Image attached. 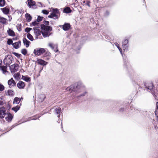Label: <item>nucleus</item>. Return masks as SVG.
Segmentation results:
<instances>
[{
  "instance_id": "obj_1",
  "label": "nucleus",
  "mask_w": 158,
  "mask_h": 158,
  "mask_svg": "<svg viewBox=\"0 0 158 158\" xmlns=\"http://www.w3.org/2000/svg\"><path fill=\"white\" fill-rule=\"evenodd\" d=\"M41 28L43 31L42 34L44 37H46L49 36L51 34L50 32L52 30V27H51L41 24Z\"/></svg>"
},
{
  "instance_id": "obj_2",
  "label": "nucleus",
  "mask_w": 158,
  "mask_h": 158,
  "mask_svg": "<svg viewBox=\"0 0 158 158\" xmlns=\"http://www.w3.org/2000/svg\"><path fill=\"white\" fill-rule=\"evenodd\" d=\"M60 15V13L59 10L56 8H53L52 10V13L48 16V17L49 18L56 19L59 18Z\"/></svg>"
},
{
  "instance_id": "obj_3",
  "label": "nucleus",
  "mask_w": 158,
  "mask_h": 158,
  "mask_svg": "<svg viewBox=\"0 0 158 158\" xmlns=\"http://www.w3.org/2000/svg\"><path fill=\"white\" fill-rule=\"evenodd\" d=\"M145 88L148 91H150L151 93L154 95V97L156 96L153 91V88L154 87L153 83L151 82H148L144 83Z\"/></svg>"
},
{
  "instance_id": "obj_4",
  "label": "nucleus",
  "mask_w": 158,
  "mask_h": 158,
  "mask_svg": "<svg viewBox=\"0 0 158 158\" xmlns=\"http://www.w3.org/2000/svg\"><path fill=\"white\" fill-rule=\"evenodd\" d=\"M79 88V86L77 84H75L74 85H72L68 87L65 89L70 92H72L75 91H77Z\"/></svg>"
},
{
  "instance_id": "obj_5",
  "label": "nucleus",
  "mask_w": 158,
  "mask_h": 158,
  "mask_svg": "<svg viewBox=\"0 0 158 158\" xmlns=\"http://www.w3.org/2000/svg\"><path fill=\"white\" fill-rule=\"evenodd\" d=\"M45 52V50L43 48H38L35 49L33 53L36 56H38L43 54Z\"/></svg>"
},
{
  "instance_id": "obj_6",
  "label": "nucleus",
  "mask_w": 158,
  "mask_h": 158,
  "mask_svg": "<svg viewBox=\"0 0 158 158\" xmlns=\"http://www.w3.org/2000/svg\"><path fill=\"white\" fill-rule=\"evenodd\" d=\"M28 3V6L29 8H31L33 9H35L37 8V6L35 5V2L33 0H27L26 3Z\"/></svg>"
},
{
  "instance_id": "obj_7",
  "label": "nucleus",
  "mask_w": 158,
  "mask_h": 158,
  "mask_svg": "<svg viewBox=\"0 0 158 158\" xmlns=\"http://www.w3.org/2000/svg\"><path fill=\"white\" fill-rule=\"evenodd\" d=\"M19 68V65L15 64L11 65L10 67V69L11 73H14L18 71Z\"/></svg>"
},
{
  "instance_id": "obj_8",
  "label": "nucleus",
  "mask_w": 158,
  "mask_h": 158,
  "mask_svg": "<svg viewBox=\"0 0 158 158\" xmlns=\"http://www.w3.org/2000/svg\"><path fill=\"white\" fill-rule=\"evenodd\" d=\"M39 27H36L33 28V30H34V33L35 35L36 36L35 38L37 39L38 36L40 35L42 33V31H41L39 28Z\"/></svg>"
},
{
  "instance_id": "obj_9",
  "label": "nucleus",
  "mask_w": 158,
  "mask_h": 158,
  "mask_svg": "<svg viewBox=\"0 0 158 158\" xmlns=\"http://www.w3.org/2000/svg\"><path fill=\"white\" fill-rule=\"evenodd\" d=\"M3 62L6 66H9L12 63V58L11 57H9L7 56L5 57L3 60Z\"/></svg>"
},
{
  "instance_id": "obj_10",
  "label": "nucleus",
  "mask_w": 158,
  "mask_h": 158,
  "mask_svg": "<svg viewBox=\"0 0 158 158\" xmlns=\"http://www.w3.org/2000/svg\"><path fill=\"white\" fill-rule=\"evenodd\" d=\"M5 108L2 107L0 108V118L2 119L4 118L6 114Z\"/></svg>"
},
{
  "instance_id": "obj_11",
  "label": "nucleus",
  "mask_w": 158,
  "mask_h": 158,
  "mask_svg": "<svg viewBox=\"0 0 158 158\" xmlns=\"http://www.w3.org/2000/svg\"><path fill=\"white\" fill-rule=\"evenodd\" d=\"M59 27H62L63 29L65 31H68L71 27V25L69 23H65L63 25H60Z\"/></svg>"
},
{
  "instance_id": "obj_12",
  "label": "nucleus",
  "mask_w": 158,
  "mask_h": 158,
  "mask_svg": "<svg viewBox=\"0 0 158 158\" xmlns=\"http://www.w3.org/2000/svg\"><path fill=\"white\" fill-rule=\"evenodd\" d=\"M8 84L10 88L13 86H15L16 85V83L13 78H11L8 81Z\"/></svg>"
},
{
  "instance_id": "obj_13",
  "label": "nucleus",
  "mask_w": 158,
  "mask_h": 158,
  "mask_svg": "<svg viewBox=\"0 0 158 158\" xmlns=\"http://www.w3.org/2000/svg\"><path fill=\"white\" fill-rule=\"evenodd\" d=\"M54 112L56 114L58 115V118H59L60 117V114L61 113V109L60 107L56 108L54 110Z\"/></svg>"
},
{
  "instance_id": "obj_14",
  "label": "nucleus",
  "mask_w": 158,
  "mask_h": 158,
  "mask_svg": "<svg viewBox=\"0 0 158 158\" xmlns=\"http://www.w3.org/2000/svg\"><path fill=\"white\" fill-rule=\"evenodd\" d=\"M21 44V41L20 40L18 42H15L12 44V45L13 47L16 49L19 48Z\"/></svg>"
},
{
  "instance_id": "obj_15",
  "label": "nucleus",
  "mask_w": 158,
  "mask_h": 158,
  "mask_svg": "<svg viewBox=\"0 0 158 158\" xmlns=\"http://www.w3.org/2000/svg\"><path fill=\"white\" fill-rule=\"evenodd\" d=\"M17 86L19 89H23L25 86L24 83L22 81H19L17 83Z\"/></svg>"
},
{
  "instance_id": "obj_16",
  "label": "nucleus",
  "mask_w": 158,
  "mask_h": 158,
  "mask_svg": "<svg viewBox=\"0 0 158 158\" xmlns=\"http://www.w3.org/2000/svg\"><path fill=\"white\" fill-rule=\"evenodd\" d=\"M23 41L24 44L27 48H28L31 44V42L25 38L23 39Z\"/></svg>"
},
{
  "instance_id": "obj_17",
  "label": "nucleus",
  "mask_w": 158,
  "mask_h": 158,
  "mask_svg": "<svg viewBox=\"0 0 158 158\" xmlns=\"http://www.w3.org/2000/svg\"><path fill=\"white\" fill-rule=\"evenodd\" d=\"M5 94L6 95L9 96H13L14 94V92L13 91L11 90H8L7 91L6 90L5 91Z\"/></svg>"
},
{
  "instance_id": "obj_18",
  "label": "nucleus",
  "mask_w": 158,
  "mask_h": 158,
  "mask_svg": "<svg viewBox=\"0 0 158 158\" xmlns=\"http://www.w3.org/2000/svg\"><path fill=\"white\" fill-rule=\"evenodd\" d=\"M1 9L2 10L3 13L5 15H7L9 13V9L6 7L1 8Z\"/></svg>"
},
{
  "instance_id": "obj_19",
  "label": "nucleus",
  "mask_w": 158,
  "mask_h": 158,
  "mask_svg": "<svg viewBox=\"0 0 158 158\" xmlns=\"http://www.w3.org/2000/svg\"><path fill=\"white\" fill-rule=\"evenodd\" d=\"M7 116L6 117L5 119L6 121L9 122L11 121L12 119L13 116L10 113L7 114Z\"/></svg>"
},
{
  "instance_id": "obj_20",
  "label": "nucleus",
  "mask_w": 158,
  "mask_h": 158,
  "mask_svg": "<svg viewBox=\"0 0 158 158\" xmlns=\"http://www.w3.org/2000/svg\"><path fill=\"white\" fill-rule=\"evenodd\" d=\"M7 32L9 35L10 36H14L15 35V33L13 31L9 29L7 31Z\"/></svg>"
},
{
  "instance_id": "obj_21",
  "label": "nucleus",
  "mask_w": 158,
  "mask_h": 158,
  "mask_svg": "<svg viewBox=\"0 0 158 158\" xmlns=\"http://www.w3.org/2000/svg\"><path fill=\"white\" fill-rule=\"evenodd\" d=\"M38 63L39 64L42 65H46L47 64V62L41 59L38 60Z\"/></svg>"
},
{
  "instance_id": "obj_22",
  "label": "nucleus",
  "mask_w": 158,
  "mask_h": 158,
  "mask_svg": "<svg viewBox=\"0 0 158 158\" xmlns=\"http://www.w3.org/2000/svg\"><path fill=\"white\" fill-rule=\"evenodd\" d=\"M25 17L28 22H30L32 19V17L29 14L26 13L25 14Z\"/></svg>"
},
{
  "instance_id": "obj_23",
  "label": "nucleus",
  "mask_w": 158,
  "mask_h": 158,
  "mask_svg": "<svg viewBox=\"0 0 158 158\" xmlns=\"http://www.w3.org/2000/svg\"><path fill=\"white\" fill-rule=\"evenodd\" d=\"M22 78L26 82L30 81L31 80L30 78L27 76H22Z\"/></svg>"
},
{
  "instance_id": "obj_24",
  "label": "nucleus",
  "mask_w": 158,
  "mask_h": 158,
  "mask_svg": "<svg viewBox=\"0 0 158 158\" xmlns=\"http://www.w3.org/2000/svg\"><path fill=\"white\" fill-rule=\"evenodd\" d=\"M0 68L1 70L2 71L3 73L5 74L7 71H6L7 67L6 66H0Z\"/></svg>"
},
{
  "instance_id": "obj_25",
  "label": "nucleus",
  "mask_w": 158,
  "mask_h": 158,
  "mask_svg": "<svg viewBox=\"0 0 158 158\" xmlns=\"http://www.w3.org/2000/svg\"><path fill=\"white\" fill-rule=\"evenodd\" d=\"M71 11L70 8L69 7H66L64 8L63 10V12L66 13H70Z\"/></svg>"
},
{
  "instance_id": "obj_26",
  "label": "nucleus",
  "mask_w": 158,
  "mask_h": 158,
  "mask_svg": "<svg viewBox=\"0 0 158 158\" xmlns=\"http://www.w3.org/2000/svg\"><path fill=\"white\" fill-rule=\"evenodd\" d=\"M27 38L31 41H33L34 40V38L33 36L30 33L27 34Z\"/></svg>"
},
{
  "instance_id": "obj_27",
  "label": "nucleus",
  "mask_w": 158,
  "mask_h": 158,
  "mask_svg": "<svg viewBox=\"0 0 158 158\" xmlns=\"http://www.w3.org/2000/svg\"><path fill=\"white\" fill-rule=\"evenodd\" d=\"M20 101V99L18 97H15L14 99L13 103L19 104Z\"/></svg>"
},
{
  "instance_id": "obj_28",
  "label": "nucleus",
  "mask_w": 158,
  "mask_h": 158,
  "mask_svg": "<svg viewBox=\"0 0 158 158\" xmlns=\"http://www.w3.org/2000/svg\"><path fill=\"white\" fill-rule=\"evenodd\" d=\"M7 20L6 19L4 18L1 17L0 18V22L2 23V24H5L7 21Z\"/></svg>"
},
{
  "instance_id": "obj_29",
  "label": "nucleus",
  "mask_w": 158,
  "mask_h": 158,
  "mask_svg": "<svg viewBox=\"0 0 158 158\" xmlns=\"http://www.w3.org/2000/svg\"><path fill=\"white\" fill-rule=\"evenodd\" d=\"M124 51H127L128 50L129 45H122Z\"/></svg>"
},
{
  "instance_id": "obj_30",
  "label": "nucleus",
  "mask_w": 158,
  "mask_h": 158,
  "mask_svg": "<svg viewBox=\"0 0 158 158\" xmlns=\"http://www.w3.org/2000/svg\"><path fill=\"white\" fill-rule=\"evenodd\" d=\"M20 107L19 106H17L15 107L12 108V110L14 111L15 112H16L18 110H19Z\"/></svg>"
},
{
  "instance_id": "obj_31",
  "label": "nucleus",
  "mask_w": 158,
  "mask_h": 158,
  "mask_svg": "<svg viewBox=\"0 0 158 158\" xmlns=\"http://www.w3.org/2000/svg\"><path fill=\"white\" fill-rule=\"evenodd\" d=\"M6 2L5 0H0V6L3 7L5 5Z\"/></svg>"
},
{
  "instance_id": "obj_32",
  "label": "nucleus",
  "mask_w": 158,
  "mask_h": 158,
  "mask_svg": "<svg viewBox=\"0 0 158 158\" xmlns=\"http://www.w3.org/2000/svg\"><path fill=\"white\" fill-rule=\"evenodd\" d=\"M17 30L19 31H20L22 30L21 25L20 24H18L16 26Z\"/></svg>"
},
{
  "instance_id": "obj_33",
  "label": "nucleus",
  "mask_w": 158,
  "mask_h": 158,
  "mask_svg": "<svg viewBox=\"0 0 158 158\" xmlns=\"http://www.w3.org/2000/svg\"><path fill=\"white\" fill-rule=\"evenodd\" d=\"M21 53L23 55H25L27 53V50L25 49H23L21 51Z\"/></svg>"
},
{
  "instance_id": "obj_34",
  "label": "nucleus",
  "mask_w": 158,
  "mask_h": 158,
  "mask_svg": "<svg viewBox=\"0 0 158 158\" xmlns=\"http://www.w3.org/2000/svg\"><path fill=\"white\" fill-rule=\"evenodd\" d=\"M20 74L19 73H15L14 74V77L16 79H18L19 78V76Z\"/></svg>"
},
{
  "instance_id": "obj_35",
  "label": "nucleus",
  "mask_w": 158,
  "mask_h": 158,
  "mask_svg": "<svg viewBox=\"0 0 158 158\" xmlns=\"http://www.w3.org/2000/svg\"><path fill=\"white\" fill-rule=\"evenodd\" d=\"M128 40L127 39H125L122 42V45H129L128 44Z\"/></svg>"
},
{
  "instance_id": "obj_36",
  "label": "nucleus",
  "mask_w": 158,
  "mask_h": 158,
  "mask_svg": "<svg viewBox=\"0 0 158 158\" xmlns=\"http://www.w3.org/2000/svg\"><path fill=\"white\" fill-rule=\"evenodd\" d=\"M7 43L8 45H10L11 44L12 45V44L13 43V41L12 40V39H8L7 41Z\"/></svg>"
},
{
  "instance_id": "obj_37",
  "label": "nucleus",
  "mask_w": 158,
  "mask_h": 158,
  "mask_svg": "<svg viewBox=\"0 0 158 158\" xmlns=\"http://www.w3.org/2000/svg\"><path fill=\"white\" fill-rule=\"evenodd\" d=\"M43 17H41L40 16H38L37 19V21L38 22H40L42 21L43 19Z\"/></svg>"
},
{
  "instance_id": "obj_38",
  "label": "nucleus",
  "mask_w": 158,
  "mask_h": 158,
  "mask_svg": "<svg viewBox=\"0 0 158 158\" xmlns=\"http://www.w3.org/2000/svg\"><path fill=\"white\" fill-rule=\"evenodd\" d=\"M42 12L43 14H45V15H48V13H49V11L48 10H43L42 11Z\"/></svg>"
},
{
  "instance_id": "obj_39",
  "label": "nucleus",
  "mask_w": 158,
  "mask_h": 158,
  "mask_svg": "<svg viewBox=\"0 0 158 158\" xmlns=\"http://www.w3.org/2000/svg\"><path fill=\"white\" fill-rule=\"evenodd\" d=\"M13 53L15 56H16L18 58L20 57L21 56V55L20 54H19L16 52H13Z\"/></svg>"
},
{
  "instance_id": "obj_40",
  "label": "nucleus",
  "mask_w": 158,
  "mask_h": 158,
  "mask_svg": "<svg viewBox=\"0 0 158 158\" xmlns=\"http://www.w3.org/2000/svg\"><path fill=\"white\" fill-rule=\"evenodd\" d=\"M48 46L51 48L52 49L54 48V46H53V44L52 43H49L48 44Z\"/></svg>"
},
{
  "instance_id": "obj_41",
  "label": "nucleus",
  "mask_w": 158,
  "mask_h": 158,
  "mask_svg": "<svg viewBox=\"0 0 158 158\" xmlns=\"http://www.w3.org/2000/svg\"><path fill=\"white\" fill-rule=\"evenodd\" d=\"M32 29V28L30 27H27L25 28V31L26 32H27V33L29 32L30 31H31Z\"/></svg>"
},
{
  "instance_id": "obj_42",
  "label": "nucleus",
  "mask_w": 158,
  "mask_h": 158,
  "mask_svg": "<svg viewBox=\"0 0 158 158\" xmlns=\"http://www.w3.org/2000/svg\"><path fill=\"white\" fill-rule=\"evenodd\" d=\"M37 22H38L37 21V20L35 21L34 22H32L31 23V24L33 26H35V25H38V23H37Z\"/></svg>"
},
{
  "instance_id": "obj_43",
  "label": "nucleus",
  "mask_w": 158,
  "mask_h": 158,
  "mask_svg": "<svg viewBox=\"0 0 158 158\" xmlns=\"http://www.w3.org/2000/svg\"><path fill=\"white\" fill-rule=\"evenodd\" d=\"M4 89V86L2 84H0V91H2Z\"/></svg>"
},
{
  "instance_id": "obj_44",
  "label": "nucleus",
  "mask_w": 158,
  "mask_h": 158,
  "mask_svg": "<svg viewBox=\"0 0 158 158\" xmlns=\"http://www.w3.org/2000/svg\"><path fill=\"white\" fill-rule=\"evenodd\" d=\"M90 2L89 1H86V3L85 4L88 6L89 7H90Z\"/></svg>"
},
{
  "instance_id": "obj_45",
  "label": "nucleus",
  "mask_w": 158,
  "mask_h": 158,
  "mask_svg": "<svg viewBox=\"0 0 158 158\" xmlns=\"http://www.w3.org/2000/svg\"><path fill=\"white\" fill-rule=\"evenodd\" d=\"M3 104V99L2 98H0V105H2Z\"/></svg>"
},
{
  "instance_id": "obj_46",
  "label": "nucleus",
  "mask_w": 158,
  "mask_h": 158,
  "mask_svg": "<svg viewBox=\"0 0 158 158\" xmlns=\"http://www.w3.org/2000/svg\"><path fill=\"white\" fill-rule=\"evenodd\" d=\"M109 14V12L108 11H106L104 14V15L105 16H107Z\"/></svg>"
},
{
  "instance_id": "obj_47",
  "label": "nucleus",
  "mask_w": 158,
  "mask_h": 158,
  "mask_svg": "<svg viewBox=\"0 0 158 158\" xmlns=\"http://www.w3.org/2000/svg\"><path fill=\"white\" fill-rule=\"evenodd\" d=\"M49 23V22L48 21H45L44 22V24H45V25H46L47 26L48 25Z\"/></svg>"
},
{
  "instance_id": "obj_48",
  "label": "nucleus",
  "mask_w": 158,
  "mask_h": 158,
  "mask_svg": "<svg viewBox=\"0 0 158 158\" xmlns=\"http://www.w3.org/2000/svg\"><path fill=\"white\" fill-rule=\"evenodd\" d=\"M155 114L156 115H158V109H156Z\"/></svg>"
},
{
  "instance_id": "obj_49",
  "label": "nucleus",
  "mask_w": 158,
  "mask_h": 158,
  "mask_svg": "<svg viewBox=\"0 0 158 158\" xmlns=\"http://www.w3.org/2000/svg\"><path fill=\"white\" fill-rule=\"evenodd\" d=\"M114 44L115 45V46H116L118 48L119 47V44L117 43H114Z\"/></svg>"
},
{
  "instance_id": "obj_50",
  "label": "nucleus",
  "mask_w": 158,
  "mask_h": 158,
  "mask_svg": "<svg viewBox=\"0 0 158 158\" xmlns=\"http://www.w3.org/2000/svg\"><path fill=\"white\" fill-rule=\"evenodd\" d=\"M118 49L119 50V51L120 53H121V54H122V55H123V54H122V49H121V48L119 47L118 48Z\"/></svg>"
},
{
  "instance_id": "obj_51",
  "label": "nucleus",
  "mask_w": 158,
  "mask_h": 158,
  "mask_svg": "<svg viewBox=\"0 0 158 158\" xmlns=\"http://www.w3.org/2000/svg\"><path fill=\"white\" fill-rule=\"evenodd\" d=\"M86 92H85L82 94H81L79 96H83L85 95V94H86Z\"/></svg>"
},
{
  "instance_id": "obj_52",
  "label": "nucleus",
  "mask_w": 158,
  "mask_h": 158,
  "mask_svg": "<svg viewBox=\"0 0 158 158\" xmlns=\"http://www.w3.org/2000/svg\"><path fill=\"white\" fill-rule=\"evenodd\" d=\"M38 6L40 7L42 6V4L41 2H38Z\"/></svg>"
},
{
  "instance_id": "obj_53",
  "label": "nucleus",
  "mask_w": 158,
  "mask_h": 158,
  "mask_svg": "<svg viewBox=\"0 0 158 158\" xmlns=\"http://www.w3.org/2000/svg\"><path fill=\"white\" fill-rule=\"evenodd\" d=\"M119 110L120 111H123L124 110V108H120Z\"/></svg>"
},
{
  "instance_id": "obj_54",
  "label": "nucleus",
  "mask_w": 158,
  "mask_h": 158,
  "mask_svg": "<svg viewBox=\"0 0 158 158\" xmlns=\"http://www.w3.org/2000/svg\"><path fill=\"white\" fill-rule=\"evenodd\" d=\"M156 109H158V102H157L156 103Z\"/></svg>"
},
{
  "instance_id": "obj_55",
  "label": "nucleus",
  "mask_w": 158,
  "mask_h": 158,
  "mask_svg": "<svg viewBox=\"0 0 158 158\" xmlns=\"http://www.w3.org/2000/svg\"><path fill=\"white\" fill-rule=\"evenodd\" d=\"M156 116L157 120L158 121V115H156Z\"/></svg>"
},
{
  "instance_id": "obj_56",
  "label": "nucleus",
  "mask_w": 158,
  "mask_h": 158,
  "mask_svg": "<svg viewBox=\"0 0 158 158\" xmlns=\"http://www.w3.org/2000/svg\"><path fill=\"white\" fill-rule=\"evenodd\" d=\"M2 63V61L1 60H0V65Z\"/></svg>"
},
{
  "instance_id": "obj_57",
  "label": "nucleus",
  "mask_w": 158,
  "mask_h": 158,
  "mask_svg": "<svg viewBox=\"0 0 158 158\" xmlns=\"http://www.w3.org/2000/svg\"><path fill=\"white\" fill-rule=\"evenodd\" d=\"M58 50H56V52H58Z\"/></svg>"
},
{
  "instance_id": "obj_58",
  "label": "nucleus",
  "mask_w": 158,
  "mask_h": 158,
  "mask_svg": "<svg viewBox=\"0 0 158 158\" xmlns=\"http://www.w3.org/2000/svg\"><path fill=\"white\" fill-rule=\"evenodd\" d=\"M156 88L158 89V85H157V86H156Z\"/></svg>"
},
{
  "instance_id": "obj_59",
  "label": "nucleus",
  "mask_w": 158,
  "mask_h": 158,
  "mask_svg": "<svg viewBox=\"0 0 158 158\" xmlns=\"http://www.w3.org/2000/svg\"><path fill=\"white\" fill-rule=\"evenodd\" d=\"M32 120H35V119H35V118H32Z\"/></svg>"
}]
</instances>
